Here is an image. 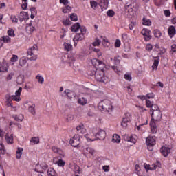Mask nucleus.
<instances>
[{
	"mask_svg": "<svg viewBox=\"0 0 176 176\" xmlns=\"http://www.w3.org/2000/svg\"><path fill=\"white\" fill-rule=\"evenodd\" d=\"M151 116L152 122H160V120H162V116H163V114H162V111L159 110L151 113Z\"/></svg>",
	"mask_w": 176,
	"mask_h": 176,
	"instance_id": "obj_9",
	"label": "nucleus"
},
{
	"mask_svg": "<svg viewBox=\"0 0 176 176\" xmlns=\"http://www.w3.org/2000/svg\"><path fill=\"white\" fill-rule=\"evenodd\" d=\"M67 63H69V64H72L73 63H75V57L72 56H67Z\"/></svg>",
	"mask_w": 176,
	"mask_h": 176,
	"instance_id": "obj_41",
	"label": "nucleus"
},
{
	"mask_svg": "<svg viewBox=\"0 0 176 176\" xmlns=\"http://www.w3.org/2000/svg\"><path fill=\"white\" fill-rule=\"evenodd\" d=\"M11 41H12V38H10V37H9V36H6L3 37V41L5 43H10Z\"/></svg>",
	"mask_w": 176,
	"mask_h": 176,
	"instance_id": "obj_45",
	"label": "nucleus"
},
{
	"mask_svg": "<svg viewBox=\"0 0 176 176\" xmlns=\"http://www.w3.org/2000/svg\"><path fill=\"white\" fill-rule=\"evenodd\" d=\"M64 93H65L66 96L69 98H72V97H74V95H72L74 94V92H72V91L65 90Z\"/></svg>",
	"mask_w": 176,
	"mask_h": 176,
	"instance_id": "obj_44",
	"label": "nucleus"
},
{
	"mask_svg": "<svg viewBox=\"0 0 176 176\" xmlns=\"http://www.w3.org/2000/svg\"><path fill=\"white\" fill-rule=\"evenodd\" d=\"M5 153H6V148L3 144L0 143V155H5Z\"/></svg>",
	"mask_w": 176,
	"mask_h": 176,
	"instance_id": "obj_36",
	"label": "nucleus"
},
{
	"mask_svg": "<svg viewBox=\"0 0 176 176\" xmlns=\"http://www.w3.org/2000/svg\"><path fill=\"white\" fill-rule=\"evenodd\" d=\"M156 111H160V109H159L157 104H154L151 107V112L153 113V112H156Z\"/></svg>",
	"mask_w": 176,
	"mask_h": 176,
	"instance_id": "obj_40",
	"label": "nucleus"
},
{
	"mask_svg": "<svg viewBox=\"0 0 176 176\" xmlns=\"http://www.w3.org/2000/svg\"><path fill=\"white\" fill-rule=\"evenodd\" d=\"M112 141H114V142L119 144V142H120V136L118 135H113Z\"/></svg>",
	"mask_w": 176,
	"mask_h": 176,
	"instance_id": "obj_39",
	"label": "nucleus"
},
{
	"mask_svg": "<svg viewBox=\"0 0 176 176\" xmlns=\"http://www.w3.org/2000/svg\"><path fill=\"white\" fill-rule=\"evenodd\" d=\"M150 126L152 133L156 134L157 133V126H156V121H151Z\"/></svg>",
	"mask_w": 176,
	"mask_h": 176,
	"instance_id": "obj_19",
	"label": "nucleus"
},
{
	"mask_svg": "<svg viewBox=\"0 0 176 176\" xmlns=\"http://www.w3.org/2000/svg\"><path fill=\"white\" fill-rule=\"evenodd\" d=\"M52 151L54 152V153H58V155H60V156H62L63 157H65V154L63 151L56 146L52 147Z\"/></svg>",
	"mask_w": 176,
	"mask_h": 176,
	"instance_id": "obj_22",
	"label": "nucleus"
},
{
	"mask_svg": "<svg viewBox=\"0 0 176 176\" xmlns=\"http://www.w3.org/2000/svg\"><path fill=\"white\" fill-rule=\"evenodd\" d=\"M97 71H98V69L96 67H91L88 71V75L90 76H96Z\"/></svg>",
	"mask_w": 176,
	"mask_h": 176,
	"instance_id": "obj_20",
	"label": "nucleus"
},
{
	"mask_svg": "<svg viewBox=\"0 0 176 176\" xmlns=\"http://www.w3.org/2000/svg\"><path fill=\"white\" fill-rule=\"evenodd\" d=\"M72 21H78V15L75 13H72L69 16Z\"/></svg>",
	"mask_w": 176,
	"mask_h": 176,
	"instance_id": "obj_42",
	"label": "nucleus"
},
{
	"mask_svg": "<svg viewBox=\"0 0 176 176\" xmlns=\"http://www.w3.org/2000/svg\"><path fill=\"white\" fill-rule=\"evenodd\" d=\"M146 144L148 151H153V146L156 144V137L148 136L146 140Z\"/></svg>",
	"mask_w": 176,
	"mask_h": 176,
	"instance_id": "obj_7",
	"label": "nucleus"
},
{
	"mask_svg": "<svg viewBox=\"0 0 176 176\" xmlns=\"http://www.w3.org/2000/svg\"><path fill=\"white\" fill-rule=\"evenodd\" d=\"M63 23L64 25H71V21L69 19H67L66 20L63 21Z\"/></svg>",
	"mask_w": 176,
	"mask_h": 176,
	"instance_id": "obj_54",
	"label": "nucleus"
},
{
	"mask_svg": "<svg viewBox=\"0 0 176 176\" xmlns=\"http://www.w3.org/2000/svg\"><path fill=\"white\" fill-rule=\"evenodd\" d=\"M78 104H80V105H86L87 104V100L84 97L80 98L78 100Z\"/></svg>",
	"mask_w": 176,
	"mask_h": 176,
	"instance_id": "obj_32",
	"label": "nucleus"
},
{
	"mask_svg": "<svg viewBox=\"0 0 176 176\" xmlns=\"http://www.w3.org/2000/svg\"><path fill=\"white\" fill-rule=\"evenodd\" d=\"M69 144H71L72 146L76 148V146H79L80 144V138L78 135H75L69 141Z\"/></svg>",
	"mask_w": 176,
	"mask_h": 176,
	"instance_id": "obj_11",
	"label": "nucleus"
},
{
	"mask_svg": "<svg viewBox=\"0 0 176 176\" xmlns=\"http://www.w3.org/2000/svg\"><path fill=\"white\" fill-rule=\"evenodd\" d=\"M154 58H155V60H154V63L152 66L153 69L157 68V67L159 66V60H160V56H157L156 57H154Z\"/></svg>",
	"mask_w": 176,
	"mask_h": 176,
	"instance_id": "obj_27",
	"label": "nucleus"
},
{
	"mask_svg": "<svg viewBox=\"0 0 176 176\" xmlns=\"http://www.w3.org/2000/svg\"><path fill=\"white\" fill-rule=\"evenodd\" d=\"M107 15L109 16V17H113L115 16V11L112 10H109L107 12Z\"/></svg>",
	"mask_w": 176,
	"mask_h": 176,
	"instance_id": "obj_47",
	"label": "nucleus"
},
{
	"mask_svg": "<svg viewBox=\"0 0 176 176\" xmlns=\"http://www.w3.org/2000/svg\"><path fill=\"white\" fill-rule=\"evenodd\" d=\"M66 120L67 122H72V120H74V116L71 114L67 115Z\"/></svg>",
	"mask_w": 176,
	"mask_h": 176,
	"instance_id": "obj_56",
	"label": "nucleus"
},
{
	"mask_svg": "<svg viewBox=\"0 0 176 176\" xmlns=\"http://www.w3.org/2000/svg\"><path fill=\"white\" fill-rule=\"evenodd\" d=\"M30 19V16L28 15V12L22 11L19 14V21L21 22L24 21V20H28Z\"/></svg>",
	"mask_w": 176,
	"mask_h": 176,
	"instance_id": "obj_15",
	"label": "nucleus"
},
{
	"mask_svg": "<svg viewBox=\"0 0 176 176\" xmlns=\"http://www.w3.org/2000/svg\"><path fill=\"white\" fill-rule=\"evenodd\" d=\"M142 34L144 36V41L148 42L152 39V36L151 35V31L148 29L144 28L141 32Z\"/></svg>",
	"mask_w": 176,
	"mask_h": 176,
	"instance_id": "obj_14",
	"label": "nucleus"
},
{
	"mask_svg": "<svg viewBox=\"0 0 176 176\" xmlns=\"http://www.w3.org/2000/svg\"><path fill=\"white\" fill-rule=\"evenodd\" d=\"M36 79L38 80V83L41 85H43V82H45V78L39 74L36 76Z\"/></svg>",
	"mask_w": 176,
	"mask_h": 176,
	"instance_id": "obj_37",
	"label": "nucleus"
},
{
	"mask_svg": "<svg viewBox=\"0 0 176 176\" xmlns=\"http://www.w3.org/2000/svg\"><path fill=\"white\" fill-rule=\"evenodd\" d=\"M153 168L152 167H149V165L144 164V166L146 168V170H150L151 171H152L153 170H156V164H153Z\"/></svg>",
	"mask_w": 176,
	"mask_h": 176,
	"instance_id": "obj_43",
	"label": "nucleus"
},
{
	"mask_svg": "<svg viewBox=\"0 0 176 176\" xmlns=\"http://www.w3.org/2000/svg\"><path fill=\"white\" fill-rule=\"evenodd\" d=\"M30 12H31V15H30L31 19H34L35 16H36V14H38V11H36V8L32 7L30 8Z\"/></svg>",
	"mask_w": 176,
	"mask_h": 176,
	"instance_id": "obj_26",
	"label": "nucleus"
},
{
	"mask_svg": "<svg viewBox=\"0 0 176 176\" xmlns=\"http://www.w3.org/2000/svg\"><path fill=\"white\" fill-rule=\"evenodd\" d=\"M8 35L9 36H14V30H13V29H11V30H8Z\"/></svg>",
	"mask_w": 176,
	"mask_h": 176,
	"instance_id": "obj_57",
	"label": "nucleus"
},
{
	"mask_svg": "<svg viewBox=\"0 0 176 176\" xmlns=\"http://www.w3.org/2000/svg\"><path fill=\"white\" fill-rule=\"evenodd\" d=\"M124 79H126V80H129V82L131 81V75L130 74H125L124 75Z\"/></svg>",
	"mask_w": 176,
	"mask_h": 176,
	"instance_id": "obj_63",
	"label": "nucleus"
},
{
	"mask_svg": "<svg viewBox=\"0 0 176 176\" xmlns=\"http://www.w3.org/2000/svg\"><path fill=\"white\" fill-rule=\"evenodd\" d=\"M101 4L104 5L103 7L105 9H107V8H108V5H109V1H108V0H102Z\"/></svg>",
	"mask_w": 176,
	"mask_h": 176,
	"instance_id": "obj_49",
	"label": "nucleus"
},
{
	"mask_svg": "<svg viewBox=\"0 0 176 176\" xmlns=\"http://www.w3.org/2000/svg\"><path fill=\"white\" fill-rule=\"evenodd\" d=\"M22 155H23V148L19 147L16 152V159H21Z\"/></svg>",
	"mask_w": 176,
	"mask_h": 176,
	"instance_id": "obj_24",
	"label": "nucleus"
},
{
	"mask_svg": "<svg viewBox=\"0 0 176 176\" xmlns=\"http://www.w3.org/2000/svg\"><path fill=\"white\" fill-rule=\"evenodd\" d=\"M17 60H19V56H17V55H13L10 59V61H12V63H16Z\"/></svg>",
	"mask_w": 176,
	"mask_h": 176,
	"instance_id": "obj_55",
	"label": "nucleus"
},
{
	"mask_svg": "<svg viewBox=\"0 0 176 176\" xmlns=\"http://www.w3.org/2000/svg\"><path fill=\"white\" fill-rule=\"evenodd\" d=\"M13 76H14V73L11 72L9 75L7 76V80H12V78H13Z\"/></svg>",
	"mask_w": 176,
	"mask_h": 176,
	"instance_id": "obj_59",
	"label": "nucleus"
},
{
	"mask_svg": "<svg viewBox=\"0 0 176 176\" xmlns=\"http://www.w3.org/2000/svg\"><path fill=\"white\" fill-rule=\"evenodd\" d=\"M115 47H120V40L116 39V43H115Z\"/></svg>",
	"mask_w": 176,
	"mask_h": 176,
	"instance_id": "obj_64",
	"label": "nucleus"
},
{
	"mask_svg": "<svg viewBox=\"0 0 176 176\" xmlns=\"http://www.w3.org/2000/svg\"><path fill=\"white\" fill-rule=\"evenodd\" d=\"M168 34L170 38H173V36L176 34L175 27L173 25L170 26L168 30Z\"/></svg>",
	"mask_w": 176,
	"mask_h": 176,
	"instance_id": "obj_21",
	"label": "nucleus"
},
{
	"mask_svg": "<svg viewBox=\"0 0 176 176\" xmlns=\"http://www.w3.org/2000/svg\"><path fill=\"white\" fill-rule=\"evenodd\" d=\"M140 6L141 4H140L137 0H133L130 4H126L125 10L130 16H133L134 13H135V12L140 9Z\"/></svg>",
	"mask_w": 176,
	"mask_h": 176,
	"instance_id": "obj_3",
	"label": "nucleus"
},
{
	"mask_svg": "<svg viewBox=\"0 0 176 176\" xmlns=\"http://www.w3.org/2000/svg\"><path fill=\"white\" fill-rule=\"evenodd\" d=\"M63 46H64L65 50H67V52H71V50H72V45L68 43H65L63 44Z\"/></svg>",
	"mask_w": 176,
	"mask_h": 176,
	"instance_id": "obj_30",
	"label": "nucleus"
},
{
	"mask_svg": "<svg viewBox=\"0 0 176 176\" xmlns=\"http://www.w3.org/2000/svg\"><path fill=\"white\" fill-rule=\"evenodd\" d=\"M28 111L30 112V113H32V115H35V104L29 106Z\"/></svg>",
	"mask_w": 176,
	"mask_h": 176,
	"instance_id": "obj_38",
	"label": "nucleus"
},
{
	"mask_svg": "<svg viewBox=\"0 0 176 176\" xmlns=\"http://www.w3.org/2000/svg\"><path fill=\"white\" fill-rule=\"evenodd\" d=\"M86 153H89V155H94V149L91 148V147H87L85 149Z\"/></svg>",
	"mask_w": 176,
	"mask_h": 176,
	"instance_id": "obj_46",
	"label": "nucleus"
},
{
	"mask_svg": "<svg viewBox=\"0 0 176 176\" xmlns=\"http://www.w3.org/2000/svg\"><path fill=\"white\" fill-rule=\"evenodd\" d=\"M25 30H26L27 34L30 35L31 34L32 32H34V31H35V28L32 26V25L30 24L26 26Z\"/></svg>",
	"mask_w": 176,
	"mask_h": 176,
	"instance_id": "obj_23",
	"label": "nucleus"
},
{
	"mask_svg": "<svg viewBox=\"0 0 176 176\" xmlns=\"http://www.w3.org/2000/svg\"><path fill=\"white\" fill-rule=\"evenodd\" d=\"M22 2L24 3L21 5V8L23 10H25L27 9V0H22Z\"/></svg>",
	"mask_w": 176,
	"mask_h": 176,
	"instance_id": "obj_58",
	"label": "nucleus"
},
{
	"mask_svg": "<svg viewBox=\"0 0 176 176\" xmlns=\"http://www.w3.org/2000/svg\"><path fill=\"white\" fill-rule=\"evenodd\" d=\"M124 141H127V142H132V144H135L136 141L133 138V136H129V135L125 134L122 135Z\"/></svg>",
	"mask_w": 176,
	"mask_h": 176,
	"instance_id": "obj_16",
	"label": "nucleus"
},
{
	"mask_svg": "<svg viewBox=\"0 0 176 176\" xmlns=\"http://www.w3.org/2000/svg\"><path fill=\"white\" fill-rule=\"evenodd\" d=\"M114 61H115L116 64H120V56H115Z\"/></svg>",
	"mask_w": 176,
	"mask_h": 176,
	"instance_id": "obj_62",
	"label": "nucleus"
},
{
	"mask_svg": "<svg viewBox=\"0 0 176 176\" xmlns=\"http://www.w3.org/2000/svg\"><path fill=\"white\" fill-rule=\"evenodd\" d=\"M13 118L16 122H23V116H13Z\"/></svg>",
	"mask_w": 176,
	"mask_h": 176,
	"instance_id": "obj_48",
	"label": "nucleus"
},
{
	"mask_svg": "<svg viewBox=\"0 0 176 176\" xmlns=\"http://www.w3.org/2000/svg\"><path fill=\"white\" fill-rule=\"evenodd\" d=\"M38 52V45H34L32 47L29 48L28 50V56H32L30 58H25V57H22L19 60V65L21 67H24L25 64H27V61L28 60H30V61H35L38 58V56L35 55V52Z\"/></svg>",
	"mask_w": 176,
	"mask_h": 176,
	"instance_id": "obj_1",
	"label": "nucleus"
},
{
	"mask_svg": "<svg viewBox=\"0 0 176 176\" xmlns=\"http://www.w3.org/2000/svg\"><path fill=\"white\" fill-rule=\"evenodd\" d=\"M63 156H57L53 159V163L58 164V167H64L65 166V162L63 160Z\"/></svg>",
	"mask_w": 176,
	"mask_h": 176,
	"instance_id": "obj_12",
	"label": "nucleus"
},
{
	"mask_svg": "<svg viewBox=\"0 0 176 176\" xmlns=\"http://www.w3.org/2000/svg\"><path fill=\"white\" fill-rule=\"evenodd\" d=\"M153 34L155 38H160V36H162V32H160L159 29H155L153 31Z\"/></svg>",
	"mask_w": 176,
	"mask_h": 176,
	"instance_id": "obj_34",
	"label": "nucleus"
},
{
	"mask_svg": "<svg viewBox=\"0 0 176 176\" xmlns=\"http://www.w3.org/2000/svg\"><path fill=\"white\" fill-rule=\"evenodd\" d=\"M77 131H80V133H84L85 131H86V129H85V125L83 124H80L78 126L76 127Z\"/></svg>",
	"mask_w": 176,
	"mask_h": 176,
	"instance_id": "obj_29",
	"label": "nucleus"
},
{
	"mask_svg": "<svg viewBox=\"0 0 176 176\" xmlns=\"http://www.w3.org/2000/svg\"><path fill=\"white\" fill-rule=\"evenodd\" d=\"M0 176H5V170H3V166H2L1 160H0Z\"/></svg>",
	"mask_w": 176,
	"mask_h": 176,
	"instance_id": "obj_51",
	"label": "nucleus"
},
{
	"mask_svg": "<svg viewBox=\"0 0 176 176\" xmlns=\"http://www.w3.org/2000/svg\"><path fill=\"white\" fill-rule=\"evenodd\" d=\"M91 3V7L93 8V9H95V8L96 6H98V3H97V1H91L90 2Z\"/></svg>",
	"mask_w": 176,
	"mask_h": 176,
	"instance_id": "obj_52",
	"label": "nucleus"
},
{
	"mask_svg": "<svg viewBox=\"0 0 176 176\" xmlns=\"http://www.w3.org/2000/svg\"><path fill=\"white\" fill-rule=\"evenodd\" d=\"M143 25H152V21H151V19H148L146 18H143Z\"/></svg>",
	"mask_w": 176,
	"mask_h": 176,
	"instance_id": "obj_33",
	"label": "nucleus"
},
{
	"mask_svg": "<svg viewBox=\"0 0 176 176\" xmlns=\"http://www.w3.org/2000/svg\"><path fill=\"white\" fill-rule=\"evenodd\" d=\"M95 78L98 82H102L103 83L108 82V78L105 76L104 69H98Z\"/></svg>",
	"mask_w": 176,
	"mask_h": 176,
	"instance_id": "obj_6",
	"label": "nucleus"
},
{
	"mask_svg": "<svg viewBox=\"0 0 176 176\" xmlns=\"http://www.w3.org/2000/svg\"><path fill=\"white\" fill-rule=\"evenodd\" d=\"M6 140L8 144H13V134H11L10 136H9V133H6Z\"/></svg>",
	"mask_w": 176,
	"mask_h": 176,
	"instance_id": "obj_25",
	"label": "nucleus"
},
{
	"mask_svg": "<svg viewBox=\"0 0 176 176\" xmlns=\"http://www.w3.org/2000/svg\"><path fill=\"white\" fill-rule=\"evenodd\" d=\"M92 133L96 138L91 140V141H97V140H105V138L107 137V132H105L104 129L94 128L92 129Z\"/></svg>",
	"mask_w": 176,
	"mask_h": 176,
	"instance_id": "obj_5",
	"label": "nucleus"
},
{
	"mask_svg": "<svg viewBox=\"0 0 176 176\" xmlns=\"http://www.w3.org/2000/svg\"><path fill=\"white\" fill-rule=\"evenodd\" d=\"M80 30L81 33L76 34L74 36V41H83L85 39V34H86V27L80 26V23H76L71 28L72 32H77Z\"/></svg>",
	"mask_w": 176,
	"mask_h": 176,
	"instance_id": "obj_2",
	"label": "nucleus"
},
{
	"mask_svg": "<svg viewBox=\"0 0 176 176\" xmlns=\"http://www.w3.org/2000/svg\"><path fill=\"white\" fill-rule=\"evenodd\" d=\"M72 10V8L69 6H65V8H63V13H69Z\"/></svg>",
	"mask_w": 176,
	"mask_h": 176,
	"instance_id": "obj_35",
	"label": "nucleus"
},
{
	"mask_svg": "<svg viewBox=\"0 0 176 176\" xmlns=\"http://www.w3.org/2000/svg\"><path fill=\"white\" fill-rule=\"evenodd\" d=\"M131 119L132 117L130 113H125L122 118L121 126L124 127V129H126L128 126L127 123H130L131 122Z\"/></svg>",
	"mask_w": 176,
	"mask_h": 176,
	"instance_id": "obj_8",
	"label": "nucleus"
},
{
	"mask_svg": "<svg viewBox=\"0 0 176 176\" xmlns=\"http://www.w3.org/2000/svg\"><path fill=\"white\" fill-rule=\"evenodd\" d=\"M98 107L103 112H112V110L113 109L111 100L108 99H104L99 102Z\"/></svg>",
	"mask_w": 176,
	"mask_h": 176,
	"instance_id": "obj_4",
	"label": "nucleus"
},
{
	"mask_svg": "<svg viewBox=\"0 0 176 176\" xmlns=\"http://www.w3.org/2000/svg\"><path fill=\"white\" fill-rule=\"evenodd\" d=\"M48 175L50 176H56L57 173H56V170L53 168H50L47 170Z\"/></svg>",
	"mask_w": 176,
	"mask_h": 176,
	"instance_id": "obj_31",
	"label": "nucleus"
},
{
	"mask_svg": "<svg viewBox=\"0 0 176 176\" xmlns=\"http://www.w3.org/2000/svg\"><path fill=\"white\" fill-rule=\"evenodd\" d=\"M170 151L171 150L168 147H162L160 149V152L164 157H167V156H168V153H170Z\"/></svg>",
	"mask_w": 176,
	"mask_h": 176,
	"instance_id": "obj_18",
	"label": "nucleus"
},
{
	"mask_svg": "<svg viewBox=\"0 0 176 176\" xmlns=\"http://www.w3.org/2000/svg\"><path fill=\"white\" fill-rule=\"evenodd\" d=\"M153 49V46H152V44H147L146 46V50H148V52H151Z\"/></svg>",
	"mask_w": 176,
	"mask_h": 176,
	"instance_id": "obj_61",
	"label": "nucleus"
},
{
	"mask_svg": "<svg viewBox=\"0 0 176 176\" xmlns=\"http://www.w3.org/2000/svg\"><path fill=\"white\" fill-rule=\"evenodd\" d=\"M153 105V102H151L149 100H146V107H147V108H151Z\"/></svg>",
	"mask_w": 176,
	"mask_h": 176,
	"instance_id": "obj_50",
	"label": "nucleus"
},
{
	"mask_svg": "<svg viewBox=\"0 0 176 176\" xmlns=\"http://www.w3.org/2000/svg\"><path fill=\"white\" fill-rule=\"evenodd\" d=\"M21 91H23V88L19 87V89L15 92V95L9 96V98L10 100H13L14 101H20V96L21 95Z\"/></svg>",
	"mask_w": 176,
	"mask_h": 176,
	"instance_id": "obj_13",
	"label": "nucleus"
},
{
	"mask_svg": "<svg viewBox=\"0 0 176 176\" xmlns=\"http://www.w3.org/2000/svg\"><path fill=\"white\" fill-rule=\"evenodd\" d=\"M16 83L18 85H23L24 83V76L19 75L16 78Z\"/></svg>",
	"mask_w": 176,
	"mask_h": 176,
	"instance_id": "obj_28",
	"label": "nucleus"
},
{
	"mask_svg": "<svg viewBox=\"0 0 176 176\" xmlns=\"http://www.w3.org/2000/svg\"><path fill=\"white\" fill-rule=\"evenodd\" d=\"M8 63L3 60V63L0 62V72H8Z\"/></svg>",
	"mask_w": 176,
	"mask_h": 176,
	"instance_id": "obj_17",
	"label": "nucleus"
},
{
	"mask_svg": "<svg viewBox=\"0 0 176 176\" xmlns=\"http://www.w3.org/2000/svg\"><path fill=\"white\" fill-rule=\"evenodd\" d=\"M100 43H101V41L98 38H96L95 41L93 43V46H100Z\"/></svg>",
	"mask_w": 176,
	"mask_h": 176,
	"instance_id": "obj_53",
	"label": "nucleus"
},
{
	"mask_svg": "<svg viewBox=\"0 0 176 176\" xmlns=\"http://www.w3.org/2000/svg\"><path fill=\"white\" fill-rule=\"evenodd\" d=\"M32 141L34 142V144H39V138H32Z\"/></svg>",
	"mask_w": 176,
	"mask_h": 176,
	"instance_id": "obj_60",
	"label": "nucleus"
},
{
	"mask_svg": "<svg viewBox=\"0 0 176 176\" xmlns=\"http://www.w3.org/2000/svg\"><path fill=\"white\" fill-rule=\"evenodd\" d=\"M91 63L93 67H96L98 69H104L105 68V63L97 58H93Z\"/></svg>",
	"mask_w": 176,
	"mask_h": 176,
	"instance_id": "obj_10",
	"label": "nucleus"
}]
</instances>
